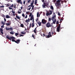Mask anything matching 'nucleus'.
<instances>
[{
    "label": "nucleus",
    "instance_id": "nucleus-1",
    "mask_svg": "<svg viewBox=\"0 0 75 75\" xmlns=\"http://www.w3.org/2000/svg\"><path fill=\"white\" fill-rule=\"evenodd\" d=\"M6 38L7 39H8V40H11V39H12L11 40L13 42H16V40H15V39H16V38L15 37H13V36H11L10 37H9V36L8 35H7L6 36Z\"/></svg>",
    "mask_w": 75,
    "mask_h": 75
},
{
    "label": "nucleus",
    "instance_id": "nucleus-2",
    "mask_svg": "<svg viewBox=\"0 0 75 75\" xmlns=\"http://www.w3.org/2000/svg\"><path fill=\"white\" fill-rule=\"evenodd\" d=\"M60 0H58L57 1V2L56 3L55 6L57 8H59L61 7V4H60Z\"/></svg>",
    "mask_w": 75,
    "mask_h": 75
},
{
    "label": "nucleus",
    "instance_id": "nucleus-3",
    "mask_svg": "<svg viewBox=\"0 0 75 75\" xmlns=\"http://www.w3.org/2000/svg\"><path fill=\"white\" fill-rule=\"evenodd\" d=\"M49 6V3L48 2H44L42 6L43 8H46L47 6Z\"/></svg>",
    "mask_w": 75,
    "mask_h": 75
},
{
    "label": "nucleus",
    "instance_id": "nucleus-4",
    "mask_svg": "<svg viewBox=\"0 0 75 75\" xmlns=\"http://www.w3.org/2000/svg\"><path fill=\"white\" fill-rule=\"evenodd\" d=\"M45 26L47 28H49V27H52V25L50 24V22H48L45 25Z\"/></svg>",
    "mask_w": 75,
    "mask_h": 75
},
{
    "label": "nucleus",
    "instance_id": "nucleus-5",
    "mask_svg": "<svg viewBox=\"0 0 75 75\" xmlns=\"http://www.w3.org/2000/svg\"><path fill=\"white\" fill-rule=\"evenodd\" d=\"M61 27V24H59L58 27L57 28V32H60V28Z\"/></svg>",
    "mask_w": 75,
    "mask_h": 75
},
{
    "label": "nucleus",
    "instance_id": "nucleus-6",
    "mask_svg": "<svg viewBox=\"0 0 75 75\" xmlns=\"http://www.w3.org/2000/svg\"><path fill=\"white\" fill-rule=\"evenodd\" d=\"M47 21L45 20L44 19H42V24H46V23H47Z\"/></svg>",
    "mask_w": 75,
    "mask_h": 75
},
{
    "label": "nucleus",
    "instance_id": "nucleus-7",
    "mask_svg": "<svg viewBox=\"0 0 75 75\" xmlns=\"http://www.w3.org/2000/svg\"><path fill=\"white\" fill-rule=\"evenodd\" d=\"M33 4L31 3V4L28 7H30V6H31V7H32V9H33V8H34V5H33Z\"/></svg>",
    "mask_w": 75,
    "mask_h": 75
},
{
    "label": "nucleus",
    "instance_id": "nucleus-8",
    "mask_svg": "<svg viewBox=\"0 0 75 75\" xmlns=\"http://www.w3.org/2000/svg\"><path fill=\"white\" fill-rule=\"evenodd\" d=\"M20 40L19 39H18L16 41H15V42L16 43H17V44H19L20 43Z\"/></svg>",
    "mask_w": 75,
    "mask_h": 75
},
{
    "label": "nucleus",
    "instance_id": "nucleus-9",
    "mask_svg": "<svg viewBox=\"0 0 75 75\" xmlns=\"http://www.w3.org/2000/svg\"><path fill=\"white\" fill-rule=\"evenodd\" d=\"M17 2L18 3H20L21 4H22V1H21V0H17Z\"/></svg>",
    "mask_w": 75,
    "mask_h": 75
},
{
    "label": "nucleus",
    "instance_id": "nucleus-10",
    "mask_svg": "<svg viewBox=\"0 0 75 75\" xmlns=\"http://www.w3.org/2000/svg\"><path fill=\"white\" fill-rule=\"evenodd\" d=\"M52 21H53V24H55V22H56L57 20L56 19H52Z\"/></svg>",
    "mask_w": 75,
    "mask_h": 75
},
{
    "label": "nucleus",
    "instance_id": "nucleus-11",
    "mask_svg": "<svg viewBox=\"0 0 75 75\" xmlns=\"http://www.w3.org/2000/svg\"><path fill=\"white\" fill-rule=\"evenodd\" d=\"M53 35V34H54V35H55L56 34V33H55V30H54L53 31H52V33H51Z\"/></svg>",
    "mask_w": 75,
    "mask_h": 75
},
{
    "label": "nucleus",
    "instance_id": "nucleus-12",
    "mask_svg": "<svg viewBox=\"0 0 75 75\" xmlns=\"http://www.w3.org/2000/svg\"><path fill=\"white\" fill-rule=\"evenodd\" d=\"M46 12L47 13H46V15L47 16H50V15H51L50 13H49V12H48V11H47Z\"/></svg>",
    "mask_w": 75,
    "mask_h": 75
},
{
    "label": "nucleus",
    "instance_id": "nucleus-13",
    "mask_svg": "<svg viewBox=\"0 0 75 75\" xmlns=\"http://www.w3.org/2000/svg\"><path fill=\"white\" fill-rule=\"evenodd\" d=\"M0 31H1V33L2 34H3V29L1 28H0Z\"/></svg>",
    "mask_w": 75,
    "mask_h": 75
},
{
    "label": "nucleus",
    "instance_id": "nucleus-14",
    "mask_svg": "<svg viewBox=\"0 0 75 75\" xmlns=\"http://www.w3.org/2000/svg\"><path fill=\"white\" fill-rule=\"evenodd\" d=\"M38 24L39 25V26H41V22H40V21H38Z\"/></svg>",
    "mask_w": 75,
    "mask_h": 75
},
{
    "label": "nucleus",
    "instance_id": "nucleus-15",
    "mask_svg": "<svg viewBox=\"0 0 75 75\" xmlns=\"http://www.w3.org/2000/svg\"><path fill=\"white\" fill-rule=\"evenodd\" d=\"M56 18V15H54L53 17H52V19H55V18Z\"/></svg>",
    "mask_w": 75,
    "mask_h": 75
},
{
    "label": "nucleus",
    "instance_id": "nucleus-16",
    "mask_svg": "<svg viewBox=\"0 0 75 75\" xmlns=\"http://www.w3.org/2000/svg\"><path fill=\"white\" fill-rule=\"evenodd\" d=\"M21 33L22 34H26V32H21Z\"/></svg>",
    "mask_w": 75,
    "mask_h": 75
},
{
    "label": "nucleus",
    "instance_id": "nucleus-17",
    "mask_svg": "<svg viewBox=\"0 0 75 75\" xmlns=\"http://www.w3.org/2000/svg\"><path fill=\"white\" fill-rule=\"evenodd\" d=\"M10 33L12 35H14V32L13 31H11V32H10Z\"/></svg>",
    "mask_w": 75,
    "mask_h": 75
},
{
    "label": "nucleus",
    "instance_id": "nucleus-18",
    "mask_svg": "<svg viewBox=\"0 0 75 75\" xmlns=\"http://www.w3.org/2000/svg\"><path fill=\"white\" fill-rule=\"evenodd\" d=\"M6 18H10V17L8 15H7L6 16Z\"/></svg>",
    "mask_w": 75,
    "mask_h": 75
},
{
    "label": "nucleus",
    "instance_id": "nucleus-19",
    "mask_svg": "<svg viewBox=\"0 0 75 75\" xmlns=\"http://www.w3.org/2000/svg\"><path fill=\"white\" fill-rule=\"evenodd\" d=\"M48 12H49V13H50V15H51V14H52V11H50Z\"/></svg>",
    "mask_w": 75,
    "mask_h": 75
},
{
    "label": "nucleus",
    "instance_id": "nucleus-20",
    "mask_svg": "<svg viewBox=\"0 0 75 75\" xmlns=\"http://www.w3.org/2000/svg\"><path fill=\"white\" fill-rule=\"evenodd\" d=\"M48 34L50 36V37H52V35H51V32H49V33Z\"/></svg>",
    "mask_w": 75,
    "mask_h": 75
},
{
    "label": "nucleus",
    "instance_id": "nucleus-21",
    "mask_svg": "<svg viewBox=\"0 0 75 75\" xmlns=\"http://www.w3.org/2000/svg\"><path fill=\"white\" fill-rule=\"evenodd\" d=\"M30 19H27V20H26V23H28L30 22Z\"/></svg>",
    "mask_w": 75,
    "mask_h": 75
},
{
    "label": "nucleus",
    "instance_id": "nucleus-22",
    "mask_svg": "<svg viewBox=\"0 0 75 75\" xmlns=\"http://www.w3.org/2000/svg\"><path fill=\"white\" fill-rule=\"evenodd\" d=\"M34 26H35L34 23H32V28H33V27H34Z\"/></svg>",
    "mask_w": 75,
    "mask_h": 75
},
{
    "label": "nucleus",
    "instance_id": "nucleus-23",
    "mask_svg": "<svg viewBox=\"0 0 75 75\" xmlns=\"http://www.w3.org/2000/svg\"><path fill=\"white\" fill-rule=\"evenodd\" d=\"M1 24H3V25H5V23L3 22V21H1Z\"/></svg>",
    "mask_w": 75,
    "mask_h": 75
},
{
    "label": "nucleus",
    "instance_id": "nucleus-24",
    "mask_svg": "<svg viewBox=\"0 0 75 75\" xmlns=\"http://www.w3.org/2000/svg\"><path fill=\"white\" fill-rule=\"evenodd\" d=\"M2 17H3L4 18V19H6V16H4V14L2 15Z\"/></svg>",
    "mask_w": 75,
    "mask_h": 75
},
{
    "label": "nucleus",
    "instance_id": "nucleus-25",
    "mask_svg": "<svg viewBox=\"0 0 75 75\" xmlns=\"http://www.w3.org/2000/svg\"><path fill=\"white\" fill-rule=\"evenodd\" d=\"M6 25H7V26H8V25H10V23H6Z\"/></svg>",
    "mask_w": 75,
    "mask_h": 75
},
{
    "label": "nucleus",
    "instance_id": "nucleus-26",
    "mask_svg": "<svg viewBox=\"0 0 75 75\" xmlns=\"http://www.w3.org/2000/svg\"><path fill=\"white\" fill-rule=\"evenodd\" d=\"M10 31H13V28H9V30Z\"/></svg>",
    "mask_w": 75,
    "mask_h": 75
},
{
    "label": "nucleus",
    "instance_id": "nucleus-27",
    "mask_svg": "<svg viewBox=\"0 0 75 75\" xmlns=\"http://www.w3.org/2000/svg\"><path fill=\"white\" fill-rule=\"evenodd\" d=\"M50 8L52 10H54V7H53V6H51Z\"/></svg>",
    "mask_w": 75,
    "mask_h": 75
},
{
    "label": "nucleus",
    "instance_id": "nucleus-28",
    "mask_svg": "<svg viewBox=\"0 0 75 75\" xmlns=\"http://www.w3.org/2000/svg\"><path fill=\"white\" fill-rule=\"evenodd\" d=\"M30 19H34V16L33 15H32Z\"/></svg>",
    "mask_w": 75,
    "mask_h": 75
},
{
    "label": "nucleus",
    "instance_id": "nucleus-29",
    "mask_svg": "<svg viewBox=\"0 0 75 75\" xmlns=\"http://www.w3.org/2000/svg\"><path fill=\"white\" fill-rule=\"evenodd\" d=\"M6 29L7 31H8V30H9L10 28L6 27Z\"/></svg>",
    "mask_w": 75,
    "mask_h": 75
},
{
    "label": "nucleus",
    "instance_id": "nucleus-30",
    "mask_svg": "<svg viewBox=\"0 0 75 75\" xmlns=\"http://www.w3.org/2000/svg\"><path fill=\"white\" fill-rule=\"evenodd\" d=\"M37 30H33V32L35 33V34H37V32H36Z\"/></svg>",
    "mask_w": 75,
    "mask_h": 75
},
{
    "label": "nucleus",
    "instance_id": "nucleus-31",
    "mask_svg": "<svg viewBox=\"0 0 75 75\" xmlns=\"http://www.w3.org/2000/svg\"><path fill=\"white\" fill-rule=\"evenodd\" d=\"M31 1V0H28V3H29H29H30V1Z\"/></svg>",
    "mask_w": 75,
    "mask_h": 75
},
{
    "label": "nucleus",
    "instance_id": "nucleus-32",
    "mask_svg": "<svg viewBox=\"0 0 75 75\" xmlns=\"http://www.w3.org/2000/svg\"><path fill=\"white\" fill-rule=\"evenodd\" d=\"M37 3V0H35V5Z\"/></svg>",
    "mask_w": 75,
    "mask_h": 75
},
{
    "label": "nucleus",
    "instance_id": "nucleus-33",
    "mask_svg": "<svg viewBox=\"0 0 75 75\" xmlns=\"http://www.w3.org/2000/svg\"><path fill=\"white\" fill-rule=\"evenodd\" d=\"M18 33H16L15 34L16 36H17V35H18Z\"/></svg>",
    "mask_w": 75,
    "mask_h": 75
},
{
    "label": "nucleus",
    "instance_id": "nucleus-34",
    "mask_svg": "<svg viewBox=\"0 0 75 75\" xmlns=\"http://www.w3.org/2000/svg\"><path fill=\"white\" fill-rule=\"evenodd\" d=\"M21 27H24V25H23V24H21Z\"/></svg>",
    "mask_w": 75,
    "mask_h": 75
},
{
    "label": "nucleus",
    "instance_id": "nucleus-35",
    "mask_svg": "<svg viewBox=\"0 0 75 75\" xmlns=\"http://www.w3.org/2000/svg\"><path fill=\"white\" fill-rule=\"evenodd\" d=\"M14 7V4H12L11 6H10V7Z\"/></svg>",
    "mask_w": 75,
    "mask_h": 75
},
{
    "label": "nucleus",
    "instance_id": "nucleus-36",
    "mask_svg": "<svg viewBox=\"0 0 75 75\" xmlns=\"http://www.w3.org/2000/svg\"><path fill=\"white\" fill-rule=\"evenodd\" d=\"M16 17L18 19H20V18L18 16H16Z\"/></svg>",
    "mask_w": 75,
    "mask_h": 75
},
{
    "label": "nucleus",
    "instance_id": "nucleus-37",
    "mask_svg": "<svg viewBox=\"0 0 75 75\" xmlns=\"http://www.w3.org/2000/svg\"><path fill=\"white\" fill-rule=\"evenodd\" d=\"M63 19H60V23H62V21H63Z\"/></svg>",
    "mask_w": 75,
    "mask_h": 75
},
{
    "label": "nucleus",
    "instance_id": "nucleus-38",
    "mask_svg": "<svg viewBox=\"0 0 75 75\" xmlns=\"http://www.w3.org/2000/svg\"><path fill=\"white\" fill-rule=\"evenodd\" d=\"M56 24H59V21H57L56 22Z\"/></svg>",
    "mask_w": 75,
    "mask_h": 75
},
{
    "label": "nucleus",
    "instance_id": "nucleus-39",
    "mask_svg": "<svg viewBox=\"0 0 75 75\" xmlns=\"http://www.w3.org/2000/svg\"><path fill=\"white\" fill-rule=\"evenodd\" d=\"M5 5L6 6V7H8V6H9V4H5Z\"/></svg>",
    "mask_w": 75,
    "mask_h": 75
},
{
    "label": "nucleus",
    "instance_id": "nucleus-40",
    "mask_svg": "<svg viewBox=\"0 0 75 75\" xmlns=\"http://www.w3.org/2000/svg\"><path fill=\"white\" fill-rule=\"evenodd\" d=\"M31 15H32V13L31 12L30 13V14L29 16V17H31Z\"/></svg>",
    "mask_w": 75,
    "mask_h": 75
},
{
    "label": "nucleus",
    "instance_id": "nucleus-41",
    "mask_svg": "<svg viewBox=\"0 0 75 75\" xmlns=\"http://www.w3.org/2000/svg\"><path fill=\"white\" fill-rule=\"evenodd\" d=\"M39 16V13L38 12L37 13V17H38Z\"/></svg>",
    "mask_w": 75,
    "mask_h": 75
},
{
    "label": "nucleus",
    "instance_id": "nucleus-42",
    "mask_svg": "<svg viewBox=\"0 0 75 75\" xmlns=\"http://www.w3.org/2000/svg\"><path fill=\"white\" fill-rule=\"evenodd\" d=\"M4 6H0V8H4Z\"/></svg>",
    "mask_w": 75,
    "mask_h": 75
},
{
    "label": "nucleus",
    "instance_id": "nucleus-43",
    "mask_svg": "<svg viewBox=\"0 0 75 75\" xmlns=\"http://www.w3.org/2000/svg\"><path fill=\"white\" fill-rule=\"evenodd\" d=\"M31 23H30V25H29V28H31Z\"/></svg>",
    "mask_w": 75,
    "mask_h": 75
},
{
    "label": "nucleus",
    "instance_id": "nucleus-44",
    "mask_svg": "<svg viewBox=\"0 0 75 75\" xmlns=\"http://www.w3.org/2000/svg\"><path fill=\"white\" fill-rule=\"evenodd\" d=\"M14 8H16V4H14Z\"/></svg>",
    "mask_w": 75,
    "mask_h": 75
},
{
    "label": "nucleus",
    "instance_id": "nucleus-45",
    "mask_svg": "<svg viewBox=\"0 0 75 75\" xmlns=\"http://www.w3.org/2000/svg\"><path fill=\"white\" fill-rule=\"evenodd\" d=\"M22 16L23 17H25V16L24 15V13H23L22 14Z\"/></svg>",
    "mask_w": 75,
    "mask_h": 75
},
{
    "label": "nucleus",
    "instance_id": "nucleus-46",
    "mask_svg": "<svg viewBox=\"0 0 75 75\" xmlns=\"http://www.w3.org/2000/svg\"><path fill=\"white\" fill-rule=\"evenodd\" d=\"M9 9H10V10H13V9L11 8V7H8Z\"/></svg>",
    "mask_w": 75,
    "mask_h": 75
},
{
    "label": "nucleus",
    "instance_id": "nucleus-47",
    "mask_svg": "<svg viewBox=\"0 0 75 75\" xmlns=\"http://www.w3.org/2000/svg\"><path fill=\"white\" fill-rule=\"evenodd\" d=\"M50 36L49 35H47V38H50Z\"/></svg>",
    "mask_w": 75,
    "mask_h": 75
},
{
    "label": "nucleus",
    "instance_id": "nucleus-48",
    "mask_svg": "<svg viewBox=\"0 0 75 75\" xmlns=\"http://www.w3.org/2000/svg\"><path fill=\"white\" fill-rule=\"evenodd\" d=\"M32 37H33V38H34V34H33L32 35Z\"/></svg>",
    "mask_w": 75,
    "mask_h": 75
},
{
    "label": "nucleus",
    "instance_id": "nucleus-49",
    "mask_svg": "<svg viewBox=\"0 0 75 75\" xmlns=\"http://www.w3.org/2000/svg\"><path fill=\"white\" fill-rule=\"evenodd\" d=\"M31 7H30L29 8H28V10H30V9H31Z\"/></svg>",
    "mask_w": 75,
    "mask_h": 75
},
{
    "label": "nucleus",
    "instance_id": "nucleus-50",
    "mask_svg": "<svg viewBox=\"0 0 75 75\" xmlns=\"http://www.w3.org/2000/svg\"><path fill=\"white\" fill-rule=\"evenodd\" d=\"M18 14H21V12L19 11H18Z\"/></svg>",
    "mask_w": 75,
    "mask_h": 75
},
{
    "label": "nucleus",
    "instance_id": "nucleus-51",
    "mask_svg": "<svg viewBox=\"0 0 75 75\" xmlns=\"http://www.w3.org/2000/svg\"><path fill=\"white\" fill-rule=\"evenodd\" d=\"M24 36V35H23L22 34H21L20 35V36H19V37H23Z\"/></svg>",
    "mask_w": 75,
    "mask_h": 75
},
{
    "label": "nucleus",
    "instance_id": "nucleus-52",
    "mask_svg": "<svg viewBox=\"0 0 75 75\" xmlns=\"http://www.w3.org/2000/svg\"><path fill=\"white\" fill-rule=\"evenodd\" d=\"M58 16H60L61 14H60V13H58Z\"/></svg>",
    "mask_w": 75,
    "mask_h": 75
},
{
    "label": "nucleus",
    "instance_id": "nucleus-53",
    "mask_svg": "<svg viewBox=\"0 0 75 75\" xmlns=\"http://www.w3.org/2000/svg\"><path fill=\"white\" fill-rule=\"evenodd\" d=\"M12 13H14V14H15V11H13V10L12 11Z\"/></svg>",
    "mask_w": 75,
    "mask_h": 75
},
{
    "label": "nucleus",
    "instance_id": "nucleus-54",
    "mask_svg": "<svg viewBox=\"0 0 75 75\" xmlns=\"http://www.w3.org/2000/svg\"><path fill=\"white\" fill-rule=\"evenodd\" d=\"M1 28H4V25H2L1 26Z\"/></svg>",
    "mask_w": 75,
    "mask_h": 75
},
{
    "label": "nucleus",
    "instance_id": "nucleus-55",
    "mask_svg": "<svg viewBox=\"0 0 75 75\" xmlns=\"http://www.w3.org/2000/svg\"><path fill=\"white\" fill-rule=\"evenodd\" d=\"M34 1L33 0L31 3L32 4H34Z\"/></svg>",
    "mask_w": 75,
    "mask_h": 75
},
{
    "label": "nucleus",
    "instance_id": "nucleus-56",
    "mask_svg": "<svg viewBox=\"0 0 75 75\" xmlns=\"http://www.w3.org/2000/svg\"><path fill=\"white\" fill-rule=\"evenodd\" d=\"M25 1H23V4H25Z\"/></svg>",
    "mask_w": 75,
    "mask_h": 75
},
{
    "label": "nucleus",
    "instance_id": "nucleus-57",
    "mask_svg": "<svg viewBox=\"0 0 75 75\" xmlns=\"http://www.w3.org/2000/svg\"><path fill=\"white\" fill-rule=\"evenodd\" d=\"M33 23H34V19H33Z\"/></svg>",
    "mask_w": 75,
    "mask_h": 75
},
{
    "label": "nucleus",
    "instance_id": "nucleus-58",
    "mask_svg": "<svg viewBox=\"0 0 75 75\" xmlns=\"http://www.w3.org/2000/svg\"><path fill=\"white\" fill-rule=\"evenodd\" d=\"M27 18V15H26L25 17V18Z\"/></svg>",
    "mask_w": 75,
    "mask_h": 75
},
{
    "label": "nucleus",
    "instance_id": "nucleus-59",
    "mask_svg": "<svg viewBox=\"0 0 75 75\" xmlns=\"http://www.w3.org/2000/svg\"><path fill=\"white\" fill-rule=\"evenodd\" d=\"M57 1V0H53V2H55V1Z\"/></svg>",
    "mask_w": 75,
    "mask_h": 75
},
{
    "label": "nucleus",
    "instance_id": "nucleus-60",
    "mask_svg": "<svg viewBox=\"0 0 75 75\" xmlns=\"http://www.w3.org/2000/svg\"><path fill=\"white\" fill-rule=\"evenodd\" d=\"M30 12V11H28V12H26V13L27 14H28V13Z\"/></svg>",
    "mask_w": 75,
    "mask_h": 75
},
{
    "label": "nucleus",
    "instance_id": "nucleus-61",
    "mask_svg": "<svg viewBox=\"0 0 75 75\" xmlns=\"http://www.w3.org/2000/svg\"><path fill=\"white\" fill-rule=\"evenodd\" d=\"M62 28H63V27L60 28V30H61V29H62Z\"/></svg>",
    "mask_w": 75,
    "mask_h": 75
},
{
    "label": "nucleus",
    "instance_id": "nucleus-62",
    "mask_svg": "<svg viewBox=\"0 0 75 75\" xmlns=\"http://www.w3.org/2000/svg\"><path fill=\"white\" fill-rule=\"evenodd\" d=\"M51 19H49V21H51Z\"/></svg>",
    "mask_w": 75,
    "mask_h": 75
},
{
    "label": "nucleus",
    "instance_id": "nucleus-63",
    "mask_svg": "<svg viewBox=\"0 0 75 75\" xmlns=\"http://www.w3.org/2000/svg\"><path fill=\"white\" fill-rule=\"evenodd\" d=\"M42 2H44V0H42Z\"/></svg>",
    "mask_w": 75,
    "mask_h": 75
},
{
    "label": "nucleus",
    "instance_id": "nucleus-64",
    "mask_svg": "<svg viewBox=\"0 0 75 75\" xmlns=\"http://www.w3.org/2000/svg\"><path fill=\"white\" fill-rule=\"evenodd\" d=\"M43 37H45V34H43Z\"/></svg>",
    "mask_w": 75,
    "mask_h": 75
}]
</instances>
